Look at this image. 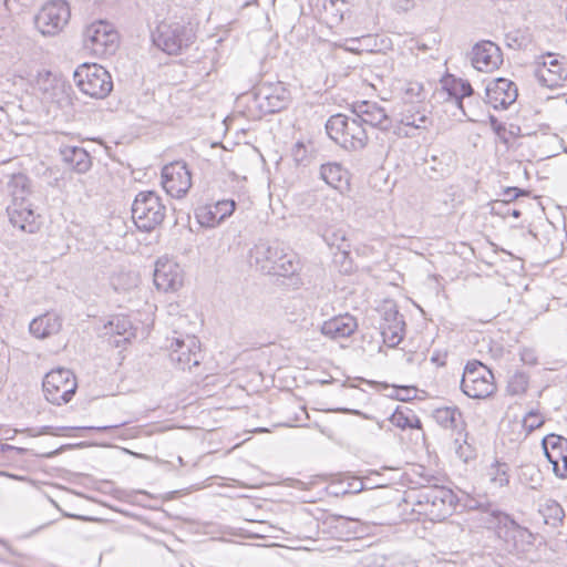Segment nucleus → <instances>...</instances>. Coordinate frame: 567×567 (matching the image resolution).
<instances>
[{
    "instance_id": "1",
    "label": "nucleus",
    "mask_w": 567,
    "mask_h": 567,
    "mask_svg": "<svg viewBox=\"0 0 567 567\" xmlns=\"http://www.w3.org/2000/svg\"><path fill=\"white\" fill-rule=\"evenodd\" d=\"M249 262L266 275L289 277L299 269L297 255L274 241H259L249 251Z\"/></svg>"
},
{
    "instance_id": "2",
    "label": "nucleus",
    "mask_w": 567,
    "mask_h": 567,
    "mask_svg": "<svg viewBox=\"0 0 567 567\" xmlns=\"http://www.w3.org/2000/svg\"><path fill=\"white\" fill-rule=\"evenodd\" d=\"M406 502L413 505L412 511L420 517L431 522H441L452 515L457 504V497L450 488L430 486L410 493Z\"/></svg>"
},
{
    "instance_id": "3",
    "label": "nucleus",
    "mask_w": 567,
    "mask_h": 567,
    "mask_svg": "<svg viewBox=\"0 0 567 567\" xmlns=\"http://www.w3.org/2000/svg\"><path fill=\"white\" fill-rule=\"evenodd\" d=\"M326 130L329 137L346 150H362L369 140L365 127L354 114L330 116Z\"/></svg>"
},
{
    "instance_id": "4",
    "label": "nucleus",
    "mask_w": 567,
    "mask_h": 567,
    "mask_svg": "<svg viewBox=\"0 0 567 567\" xmlns=\"http://www.w3.org/2000/svg\"><path fill=\"white\" fill-rule=\"evenodd\" d=\"M73 80L83 94L93 99H104L113 90L111 74L105 68L96 63L79 65L73 73Z\"/></svg>"
},
{
    "instance_id": "5",
    "label": "nucleus",
    "mask_w": 567,
    "mask_h": 567,
    "mask_svg": "<svg viewBox=\"0 0 567 567\" xmlns=\"http://www.w3.org/2000/svg\"><path fill=\"white\" fill-rule=\"evenodd\" d=\"M194 39L193 28L178 21H163L153 33V42L167 54H179Z\"/></svg>"
},
{
    "instance_id": "6",
    "label": "nucleus",
    "mask_w": 567,
    "mask_h": 567,
    "mask_svg": "<svg viewBox=\"0 0 567 567\" xmlns=\"http://www.w3.org/2000/svg\"><path fill=\"white\" fill-rule=\"evenodd\" d=\"M484 522L488 528L496 529L498 537L516 550H525L526 546L533 544L534 535L529 529L520 526L506 513L494 511L486 515Z\"/></svg>"
},
{
    "instance_id": "7",
    "label": "nucleus",
    "mask_w": 567,
    "mask_h": 567,
    "mask_svg": "<svg viewBox=\"0 0 567 567\" xmlns=\"http://www.w3.org/2000/svg\"><path fill=\"white\" fill-rule=\"evenodd\" d=\"M118 41L117 31L105 20L92 22L82 33L83 48L96 56L114 54L118 48Z\"/></svg>"
},
{
    "instance_id": "8",
    "label": "nucleus",
    "mask_w": 567,
    "mask_h": 567,
    "mask_svg": "<svg viewBox=\"0 0 567 567\" xmlns=\"http://www.w3.org/2000/svg\"><path fill=\"white\" fill-rule=\"evenodd\" d=\"M165 210L161 197L155 192H141L133 202L132 218L138 229L151 231L164 220Z\"/></svg>"
},
{
    "instance_id": "9",
    "label": "nucleus",
    "mask_w": 567,
    "mask_h": 567,
    "mask_svg": "<svg viewBox=\"0 0 567 567\" xmlns=\"http://www.w3.org/2000/svg\"><path fill=\"white\" fill-rule=\"evenodd\" d=\"M461 389L465 395L472 399H485L495 390L492 371L480 361L467 362L461 380Z\"/></svg>"
},
{
    "instance_id": "10",
    "label": "nucleus",
    "mask_w": 567,
    "mask_h": 567,
    "mask_svg": "<svg viewBox=\"0 0 567 567\" xmlns=\"http://www.w3.org/2000/svg\"><path fill=\"white\" fill-rule=\"evenodd\" d=\"M42 388L44 396L49 402L61 405L72 399L78 384L72 371L59 368L45 374Z\"/></svg>"
},
{
    "instance_id": "11",
    "label": "nucleus",
    "mask_w": 567,
    "mask_h": 567,
    "mask_svg": "<svg viewBox=\"0 0 567 567\" xmlns=\"http://www.w3.org/2000/svg\"><path fill=\"white\" fill-rule=\"evenodd\" d=\"M171 362L181 370H190L200 362V343L195 336L175 337L167 347Z\"/></svg>"
},
{
    "instance_id": "12",
    "label": "nucleus",
    "mask_w": 567,
    "mask_h": 567,
    "mask_svg": "<svg viewBox=\"0 0 567 567\" xmlns=\"http://www.w3.org/2000/svg\"><path fill=\"white\" fill-rule=\"evenodd\" d=\"M70 19L69 4L63 0L51 1L35 16V25L43 35H55Z\"/></svg>"
},
{
    "instance_id": "13",
    "label": "nucleus",
    "mask_w": 567,
    "mask_h": 567,
    "mask_svg": "<svg viewBox=\"0 0 567 567\" xmlns=\"http://www.w3.org/2000/svg\"><path fill=\"white\" fill-rule=\"evenodd\" d=\"M398 134H401L403 127L416 132L429 131L433 126V116L430 105L425 102L422 103H406L402 104L398 113Z\"/></svg>"
},
{
    "instance_id": "14",
    "label": "nucleus",
    "mask_w": 567,
    "mask_h": 567,
    "mask_svg": "<svg viewBox=\"0 0 567 567\" xmlns=\"http://www.w3.org/2000/svg\"><path fill=\"white\" fill-rule=\"evenodd\" d=\"M162 185L172 197H184L192 187V176L186 163L176 161L165 165L162 169Z\"/></svg>"
},
{
    "instance_id": "15",
    "label": "nucleus",
    "mask_w": 567,
    "mask_h": 567,
    "mask_svg": "<svg viewBox=\"0 0 567 567\" xmlns=\"http://www.w3.org/2000/svg\"><path fill=\"white\" fill-rule=\"evenodd\" d=\"M534 75L543 86L559 87L567 79V66L561 59L548 53L536 63Z\"/></svg>"
},
{
    "instance_id": "16",
    "label": "nucleus",
    "mask_w": 567,
    "mask_h": 567,
    "mask_svg": "<svg viewBox=\"0 0 567 567\" xmlns=\"http://www.w3.org/2000/svg\"><path fill=\"white\" fill-rule=\"evenodd\" d=\"M259 109L265 113H276L284 110L289 102V92L282 83H262L255 92Z\"/></svg>"
},
{
    "instance_id": "17",
    "label": "nucleus",
    "mask_w": 567,
    "mask_h": 567,
    "mask_svg": "<svg viewBox=\"0 0 567 567\" xmlns=\"http://www.w3.org/2000/svg\"><path fill=\"white\" fill-rule=\"evenodd\" d=\"M184 284L181 266L168 258H159L155 264L154 285L164 292L177 291Z\"/></svg>"
},
{
    "instance_id": "18",
    "label": "nucleus",
    "mask_w": 567,
    "mask_h": 567,
    "mask_svg": "<svg viewBox=\"0 0 567 567\" xmlns=\"http://www.w3.org/2000/svg\"><path fill=\"white\" fill-rule=\"evenodd\" d=\"M542 447L553 465L554 474L561 480L567 478V439L554 433L548 434L543 439Z\"/></svg>"
},
{
    "instance_id": "19",
    "label": "nucleus",
    "mask_w": 567,
    "mask_h": 567,
    "mask_svg": "<svg viewBox=\"0 0 567 567\" xmlns=\"http://www.w3.org/2000/svg\"><path fill=\"white\" fill-rule=\"evenodd\" d=\"M471 63L480 72H493L503 63V54L497 44L483 40L477 42L471 51Z\"/></svg>"
},
{
    "instance_id": "20",
    "label": "nucleus",
    "mask_w": 567,
    "mask_h": 567,
    "mask_svg": "<svg viewBox=\"0 0 567 567\" xmlns=\"http://www.w3.org/2000/svg\"><path fill=\"white\" fill-rule=\"evenodd\" d=\"M517 96V86L505 78L495 79L485 87V101L496 110L507 109Z\"/></svg>"
},
{
    "instance_id": "21",
    "label": "nucleus",
    "mask_w": 567,
    "mask_h": 567,
    "mask_svg": "<svg viewBox=\"0 0 567 567\" xmlns=\"http://www.w3.org/2000/svg\"><path fill=\"white\" fill-rule=\"evenodd\" d=\"M352 114L357 115L363 126L369 125L381 131H388L392 126V120L386 111L377 102H357L352 105Z\"/></svg>"
},
{
    "instance_id": "22",
    "label": "nucleus",
    "mask_w": 567,
    "mask_h": 567,
    "mask_svg": "<svg viewBox=\"0 0 567 567\" xmlns=\"http://www.w3.org/2000/svg\"><path fill=\"white\" fill-rule=\"evenodd\" d=\"M10 224L23 233L34 234L40 228V216L35 214L32 203L19 202L7 207Z\"/></svg>"
},
{
    "instance_id": "23",
    "label": "nucleus",
    "mask_w": 567,
    "mask_h": 567,
    "mask_svg": "<svg viewBox=\"0 0 567 567\" xmlns=\"http://www.w3.org/2000/svg\"><path fill=\"white\" fill-rule=\"evenodd\" d=\"M357 328V319L351 315L346 313L324 321L320 331L323 336L337 340L350 337L354 333Z\"/></svg>"
},
{
    "instance_id": "24",
    "label": "nucleus",
    "mask_w": 567,
    "mask_h": 567,
    "mask_svg": "<svg viewBox=\"0 0 567 567\" xmlns=\"http://www.w3.org/2000/svg\"><path fill=\"white\" fill-rule=\"evenodd\" d=\"M62 329V318L55 312H45L34 318L29 324L30 333L37 339H47L58 334Z\"/></svg>"
},
{
    "instance_id": "25",
    "label": "nucleus",
    "mask_w": 567,
    "mask_h": 567,
    "mask_svg": "<svg viewBox=\"0 0 567 567\" xmlns=\"http://www.w3.org/2000/svg\"><path fill=\"white\" fill-rule=\"evenodd\" d=\"M60 154L62 161L79 174L86 173L92 166L91 156L83 147L65 145L60 148Z\"/></svg>"
},
{
    "instance_id": "26",
    "label": "nucleus",
    "mask_w": 567,
    "mask_h": 567,
    "mask_svg": "<svg viewBox=\"0 0 567 567\" xmlns=\"http://www.w3.org/2000/svg\"><path fill=\"white\" fill-rule=\"evenodd\" d=\"M404 327L405 322L402 315L398 311L386 312L381 331L383 341L389 347L398 346L403 339Z\"/></svg>"
},
{
    "instance_id": "27",
    "label": "nucleus",
    "mask_w": 567,
    "mask_h": 567,
    "mask_svg": "<svg viewBox=\"0 0 567 567\" xmlns=\"http://www.w3.org/2000/svg\"><path fill=\"white\" fill-rule=\"evenodd\" d=\"M321 178L332 188L343 192L349 187V174L338 163H327L321 165Z\"/></svg>"
},
{
    "instance_id": "28",
    "label": "nucleus",
    "mask_w": 567,
    "mask_h": 567,
    "mask_svg": "<svg viewBox=\"0 0 567 567\" xmlns=\"http://www.w3.org/2000/svg\"><path fill=\"white\" fill-rule=\"evenodd\" d=\"M7 190L11 197V204L30 202L31 183L24 174H14L7 183Z\"/></svg>"
},
{
    "instance_id": "29",
    "label": "nucleus",
    "mask_w": 567,
    "mask_h": 567,
    "mask_svg": "<svg viewBox=\"0 0 567 567\" xmlns=\"http://www.w3.org/2000/svg\"><path fill=\"white\" fill-rule=\"evenodd\" d=\"M62 87L61 81L49 71L39 72L35 79V89L42 93L47 101L54 102L62 93Z\"/></svg>"
},
{
    "instance_id": "30",
    "label": "nucleus",
    "mask_w": 567,
    "mask_h": 567,
    "mask_svg": "<svg viewBox=\"0 0 567 567\" xmlns=\"http://www.w3.org/2000/svg\"><path fill=\"white\" fill-rule=\"evenodd\" d=\"M105 336H120L122 340H114V346L120 347L123 342L134 337L132 322L125 316H115L104 326Z\"/></svg>"
},
{
    "instance_id": "31",
    "label": "nucleus",
    "mask_w": 567,
    "mask_h": 567,
    "mask_svg": "<svg viewBox=\"0 0 567 567\" xmlns=\"http://www.w3.org/2000/svg\"><path fill=\"white\" fill-rule=\"evenodd\" d=\"M433 416L445 429H457L462 424V413L455 406L439 408L434 411Z\"/></svg>"
},
{
    "instance_id": "32",
    "label": "nucleus",
    "mask_w": 567,
    "mask_h": 567,
    "mask_svg": "<svg viewBox=\"0 0 567 567\" xmlns=\"http://www.w3.org/2000/svg\"><path fill=\"white\" fill-rule=\"evenodd\" d=\"M518 480L526 487L538 489L543 484V474L535 464L528 463L519 467Z\"/></svg>"
},
{
    "instance_id": "33",
    "label": "nucleus",
    "mask_w": 567,
    "mask_h": 567,
    "mask_svg": "<svg viewBox=\"0 0 567 567\" xmlns=\"http://www.w3.org/2000/svg\"><path fill=\"white\" fill-rule=\"evenodd\" d=\"M539 513L544 517L545 524L553 527L559 526L565 517L563 507L553 499L546 501V503L542 505Z\"/></svg>"
},
{
    "instance_id": "34",
    "label": "nucleus",
    "mask_w": 567,
    "mask_h": 567,
    "mask_svg": "<svg viewBox=\"0 0 567 567\" xmlns=\"http://www.w3.org/2000/svg\"><path fill=\"white\" fill-rule=\"evenodd\" d=\"M451 95H453L456 100L457 106L461 109L463 114L471 118L470 113L465 110L464 99L471 97L474 93L473 87L468 81L458 80L454 81L453 85L450 89Z\"/></svg>"
},
{
    "instance_id": "35",
    "label": "nucleus",
    "mask_w": 567,
    "mask_h": 567,
    "mask_svg": "<svg viewBox=\"0 0 567 567\" xmlns=\"http://www.w3.org/2000/svg\"><path fill=\"white\" fill-rule=\"evenodd\" d=\"M390 421L393 425L401 429H416L421 427V421L419 417L409 409L398 408L391 415Z\"/></svg>"
},
{
    "instance_id": "36",
    "label": "nucleus",
    "mask_w": 567,
    "mask_h": 567,
    "mask_svg": "<svg viewBox=\"0 0 567 567\" xmlns=\"http://www.w3.org/2000/svg\"><path fill=\"white\" fill-rule=\"evenodd\" d=\"M426 93L419 82H408L403 87L402 104L425 102Z\"/></svg>"
},
{
    "instance_id": "37",
    "label": "nucleus",
    "mask_w": 567,
    "mask_h": 567,
    "mask_svg": "<svg viewBox=\"0 0 567 567\" xmlns=\"http://www.w3.org/2000/svg\"><path fill=\"white\" fill-rule=\"evenodd\" d=\"M507 465L501 464L496 462L489 468L488 475L491 476V482L498 487L506 486L509 482V476L507 474Z\"/></svg>"
},
{
    "instance_id": "38",
    "label": "nucleus",
    "mask_w": 567,
    "mask_h": 567,
    "mask_svg": "<svg viewBox=\"0 0 567 567\" xmlns=\"http://www.w3.org/2000/svg\"><path fill=\"white\" fill-rule=\"evenodd\" d=\"M327 244L331 247H336L340 252L347 255L349 251V244L346 238V233L341 229L327 234L324 236Z\"/></svg>"
},
{
    "instance_id": "39",
    "label": "nucleus",
    "mask_w": 567,
    "mask_h": 567,
    "mask_svg": "<svg viewBox=\"0 0 567 567\" xmlns=\"http://www.w3.org/2000/svg\"><path fill=\"white\" fill-rule=\"evenodd\" d=\"M528 192L523 190L518 187H507L503 190V197L502 199H496L493 202L492 210H495L497 206L505 208L508 203L513 202L520 195H527Z\"/></svg>"
},
{
    "instance_id": "40",
    "label": "nucleus",
    "mask_w": 567,
    "mask_h": 567,
    "mask_svg": "<svg viewBox=\"0 0 567 567\" xmlns=\"http://www.w3.org/2000/svg\"><path fill=\"white\" fill-rule=\"evenodd\" d=\"M544 422V417L537 411L532 410L523 419L522 425L525 429L526 434H529L534 430L540 427Z\"/></svg>"
},
{
    "instance_id": "41",
    "label": "nucleus",
    "mask_w": 567,
    "mask_h": 567,
    "mask_svg": "<svg viewBox=\"0 0 567 567\" xmlns=\"http://www.w3.org/2000/svg\"><path fill=\"white\" fill-rule=\"evenodd\" d=\"M213 207L215 209V215H217V218H219V220H225L234 213L236 208V203L233 199H224L217 202L215 205H213Z\"/></svg>"
},
{
    "instance_id": "42",
    "label": "nucleus",
    "mask_w": 567,
    "mask_h": 567,
    "mask_svg": "<svg viewBox=\"0 0 567 567\" xmlns=\"http://www.w3.org/2000/svg\"><path fill=\"white\" fill-rule=\"evenodd\" d=\"M197 218L198 221L206 227H215L223 221L217 218V215H215V209L213 206L202 209L197 214Z\"/></svg>"
},
{
    "instance_id": "43",
    "label": "nucleus",
    "mask_w": 567,
    "mask_h": 567,
    "mask_svg": "<svg viewBox=\"0 0 567 567\" xmlns=\"http://www.w3.org/2000/svg\"><path fill=\"white\" fill-rule=\"evenodd\" d=\"M528 385V379L524 373H516L509 381V390L513 394L525 392Z\"/></svg>"
},
{
    "instance_id": "44",
    "label": "nucleus",
    "mask_w": 567,
    "mask_h": 567,
    "mask_svg": "<svg viewBox=\"0 0 567 567\" xmlns=\"http://www.w3.org/2000/svg\"><path fill=\"white\" fill-rule=\"evenodd\" d=\"M292 155L298 163H302L306 158V148L303 143L298 142L292 148Z\"/></svg>"
},
{
    "instance_id": "45",
    "label": "nucleus",
    "mask_w": 567,
    "mask_h": 567,
    "mask_svg": "<svg viewBox=\"0 0 567 567\" xmlns=\"http://www.w3.org/2000/svg\"><path fill=\"white\" fill-rule=\"evenodd\" d=\"M522 360L525 363H529V364H535L536 363V358H535V355H534L532 350H524L522 352Z\"/></svg>"
},
{
    "instance_id": "46",
    "label": "nucleus",
    "mask_w": 567,
    "mask_h": 567,
    "mask_svg": "<svg viewBox=\"0 0 567 567\" xmlns=\"http://www.w3.org/2000/svg\"><path fill=\"white\" fill-rule=\"evenodd\" d=\"M337 411H340L342 413H350V414H354V415L360 414V412L358 410L338 409Z\"/></svg>"
},
{
    "instance_id": "47",
    "label": "nucleus",
    "mask_w": 567,
    "mask_h": 567,
    "mask_svg": "<svg viewBox=\"0 0 567 567\" xmlns=\"http://www.w3.org/2000/svg\"><path fill=\"white\" fill-rule=\"evenodd\" d=\"M493 213L502 216L511 215V209L507 208L505 212H498L497 208L495 210H492Z\"/></svg>"
},
{
    "instance_id": "48",
    "label": "nucleus",
    "mask_w": 567,
    "mask_h": 567,
    "mask_svg": "<svg viewBox=\"0 0 567 567\" xmlns=\"http://www.w3.org/2000/svg\"><path fill=\"white\" fill-rule=\"evenodd\" d=\"M511 215L515 218H518V217H520L522 214H520V210H518V209H511Z\"/></svg>"
},
{
    "instance_id": "49",
    "label": "nucleus",
    "mask_w": 567,
    "mask_h": 567,
    "mask_svg": "<svg viewBox=\"0 0 567 567\" xmlns=\"http://www.w3.org/2000/svg\"><path fill=\"white\" fill-rule=\"evenodd\" d=\"M416 134L414 132H411V131H405L403 136L405 137H414Z\"/></svg>"
},
{
    "instance_id": "50",
    "label": "nucleus",
    "mask_w": 567,
    "mask_h": 567,
    "mask_svg": "<svg viewBox=\"0 0 567 567\" xmlns=\"http://www.w3.org/2000/svg\"><path fill=\"white\" fill-rule=\"evenodd\" d=\"M117 426L118 425L101 426V427H96V430L104 431V430L114 429V427H117Z\"/></svg>"
},
{
    "instance_id": "51",
    "label": "nucleus",
    "mask_w": 567,
    "mask_h": 567,
    "mask_svg": "<svg viewBox=\"0 0 567 567\" xmlns=\"http://www.w3.org/2000/svg\"><path fill=\"white\" fill-rule=\"evenodd\" d=\"M3 115H4V111L2 107H0V122L2 121Z\"/></svg>"
},
{
    "instance_id": "52",
    "label": "nucleus",
    "mask_w": 567,
    "mask_h": 567,
    "mask_svg": "<svg viewBox=\"0 0 567 567\" xmlns=\"http://www.w3.org/2000/svg\"><path fill=\"white\" fill-rule=\"evenodd\" d=\"M349 42L355 43V42H358V39H350Z\"/></svg>"
},
{
    "instance_id": "53",
    "label": "nucleus",
    "mask_w": 567,
    "mask_h": 567,
    "mask_svg": "<svg viewBox=\"0 0 567 567\" xmlns=\"http://www.w3.org/2000/svg\"><path fill=\"white\" fill-rule=\"evenodd\" d=\"M355 44H352V47L349 48L350 51H354Z\"/></svg>"
},
{
    "instance_id": "54",
    "label": "nucleus",
    "mask_w": 567,
    "mask_h": 567,
    "mask_svg": "<svg viewBox=\"0 0 567 567\" xmlns=\"http://www.w3.org/2000/svg\"><path fill=\"white\" fill-rule=\"evenodd\" d=\"M355 44H352V47L349 48L350 51H354Z\"/></svg>"
},
{
    "instance_id": "55",
    "label": "nucleus",
    "mask_w": 567,
    "mask_h": 567,
    "mask_svg": "<svg viewBox=\"0 0 567 567\" xmlns=\"http://www.w3.org/2000/svg\"><path fill=\"white\" fill-rule=\"evenodd\" d=\"M331 2H333V0H331Z\"/></svg>"
}]
</instances>
